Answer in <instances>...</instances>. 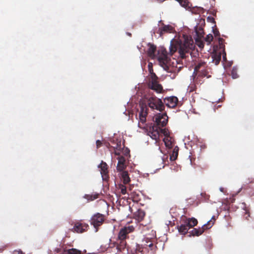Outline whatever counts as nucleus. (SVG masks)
<instances>
[{
    "label": "nucleus",
    "instance_id": "nucleus-5",
    "mask_svg": "<svg viewBox=\"0 0 254 254\" xmlns=\"http://www.w3.org/2000/svg\"><path fill=\"white\" fill-rule=\"evenodd\" d=\"M148 106L152 109H156L159 111H163L165 106L162 100L155 96L147 98Z\"/></svg>",
    "mask_w": 254,
    "mask_h": 254
},
{
    "label": "nucleus",
    "instance_id": "nucleus-22",
    "mask_svg": "<svg viewBox=\"0 0 254 254\" xmlns=\"http://www.w3.org/2000/svg\"><path fill=\"white\" fill-rule=\"evenodd\" d=\"M133 201L138 202L140 200V195L135 191H131L128 195Z\"/></svg>",
    "mask_w": 254,
    "mask_h": 254
},
{
    "label": "nucleus",
    "instance_id": "nucleus-28",
    "mask_svg": "<svg viewBox=\"0 0 254 254\" xmlns=\"http://www.w3.org/2000/svg\"><path fill=\"white\" fill-rule=\"evenodd\" d=\"M195 32L198 37H201L202 36V34L203 33V29L201 27L198 28L197 27H195Z\"/></svg>",
    "mask_w": 254,
    "mask_h": 254
},
{
    "label": "nucleus",
    "instance_id": "nucleus-13",
    "mask_svg": "<svg viewBox=\"0 0 254 254\" xmlns=\"http://www.w3.org/2000/svg\"><path fill=\"white\" fill-rule=\"evenodd\" d=\"M149 87L152 90L155 91L157 93H161L163 90V87L159 84L158 81L155 82H149Z\"/></svg>",
    "mask_w": 254,
    "mask_h": 254
},
{
    "label": "nucleus",
    "instance_id": "nucleus-39",
    "mask_svg": "<svg viewBox=\"0 0 254 254\" xmlns=\"http://www.w3.org/2000/svg\"><path fill=\"white\" fill-rule=\"evenodd\" d=\"M223 60L225 61L226 60V54L225 53V52L224 51V50H223Z\"/></svg>",
    "mask_w": 254,
    "mask_h": 254
},
{
    "label": "nucleus",
    "instance_id": "nucleus-27",
    "mask_svg": "<svg viewBox=\"0 0 254 254\" xmlns=\"http://www.w3.org/2000/svg\"><path fill=\"white\" fill-rule=\"evenodd\" d=\"M213 39V37L212 34H209L206 36L204 38V41L207 43V45H209Z\"/></svg>",
    "mask_w": 254,
    "mask_h": 254
},
{
    "label": "nucleus",
    "instance_id": "nucleus-23",
    "mask_svg": "<svg viewBox=\"0 0 254 254\" xmlns=\"http://www.w3.org/2000/svg\"><path fill=\"white\" fill-rule=\"evenodd\" d=\"M99 193H95L92 194H86L85 195V198L87 199L89 201L94 200L98 198H99Z\"/></svg>",
    "mask_w": 254,
    "mask_h": 254
},
{
    "label": "nucleus",
    "instance_id": "nucleus-32",
    "mask_svg": "<svg viewBox=\"0 0 254 254\" xmlns=\"http://www.w3.org/2000/svg\"><path fill=\"white\" fill-rule=\"evenodd\" d=\"M164 141L165 142V145L167 146V147H171V142L169 140H168V139H165L164 138Z\"/></svg>",
    "mask_w": 254,
    "mask_h": 254
},
{
    "label": "nucleus",
    "instance_id": "nucleus-2",
    "mask_svg": "<svg viewBox=\"0 0 254 254\" xmlns=\"http://www.w3.org/2000/svg\"><path fill=\"white\" fill-rule=\"evenodd\" d=\"M168 122V117L166 113L159 114L155 117L156 125L150 127L148 134L153 139L157 140L159 138L160 132H162L161 127H165Z\"/></svg>",
    "mask_w": 254,
    "mask_h": 254
},
{
    "label": "nucleus",
    "instance_id": "nucleus-17",
    "mask_svg": "<svg viewBox=\"0 0 254 254\" xmlns=\"http://www.w3.org/2000/svg\"><path fill=\"white\" fill-rule=\"evenodd\" d=\"M145 215V212L142 209H138L134 213V218L138 222L141 221Z\"/></svg>",
    "mask_w": 254,
    "mask_h": 254
},
{
    "label": "nucleus",
    "instance_id": "nucleus-16",
    "mask_svg": "<svg viewBox=\"0 0 254 254\" xmlns=\"http://www.w3.org/2000/svg\"><path fill=\"white\" fill-rule=\"evenodd\" d=\"M120 244L121 242L118 241V239L116 241H113L112 240H110V242L109 243V247L111 248H115L116 250L118 251V252H122L124 251L126 249H120Z\"/></svg>",
    "mask_w": 254,
    "mask_h": 254
},
{
    "label": "nucleus",
    "instance_id": "nucleus-31",
    "mask_svg": "<svg viewBox=\"0 0 254 254\" xmlns=\"http://www.w3.org/2000/svg\"><path fill=\"white\" fill-rule=\"evenodd\" d=\"M231 75L232 78L234 79H236L239 76L237 73V70L236 69L233 68L231 71Z\"/></svg>",
    "mask_w": 254,
    "mask_h": 254
},
{
    "label": "nucleus",
    "instance_id": "nucleus-7",
    "mask_svg": "<svg viewBox=\"0 0 254 254\" xmlns=\"http://www.w3.org/2000/svg\"><path fill=\"white\" fill-rule=\"evenodd\" d=\"M105 220V216L100 213H96L93 215L90 219L91 225H93L96 230L98 231L99 227L101 226Z\"/></svg>",
    "mask_w": 254,
    "mask_h": 254
},
{
    "label": "nucleus",
    "instance_id": "nucleus-12",
    "mask_svg": "<svg viewBox=\"0 0 254 254\" xmlns=\"http://www.w3.org/2000/svg\"><path fill=\"white\" fill-rule=\"evenodd\" d=\"M178 99L175 96H172L164 99V102L167 106L169 108H175L178 103Z\"/></svg>",
    "mask_w": 254,
    "mask_h": 254
},
{
    "label": "nucleus",
    "instance_id": "nucleus-26",
    "mask_svg": "<svg viewBox=\"0 0 254 254\" xmlns=\"http://www.w3.org/2000/svg\"><path fill=\"white\" fill-rule=\"evenodd\" d=\"M206 63L204 62H202L200 61L197 64H196L194 67V72L197 70H199L201 67H203V66H205Z\"/></svg>",
    "mask_w": 254,
    "mask_h": 254
},
{
    "label": "nucleus",
    "instance_id": "nucleus-8",
    "mask_svg": "<svg viewBox=\"0 0 254 254\" xmlns=\"http://www.w3.org/2000/svg\"><path fill=\"white\" fill-rule=\"evenodd\" d=\"M212 220H209L207 223L203 225L202 227L199 228L198 229L194 228L191 231V234L193 236H199L201 235L205 230L210 229L213 225Z\"/></svg>",
    "mask_w": 254,
    "mask_h": 254
},
{
    "label": "nucleus",
    "instance_id": "nucleus-42",
    "mask_svg": "<svg viewBox=\"0 0 254 254\" xmlns=\"http://www.w3.org/2000/svg\"><path fill=\"white\" fill-rule=\"evenodd\" d=\"M215 220H216L215 217L214 216H213L212 217L211 219L210 220H212V222H213V223L214 224Z\"/></svg>",
    "mask_w": 254,
    "mask_h": 254
},
{
    "label": "nucleus",
    "instance_id": "nucleus-3",
    "mask_svg": "<svg viewBox=\"0 0 254 254\" xmlns=\"http://www.w3.org/2000/svg\"><path fill=\"white\" fill-rule=\"evenodd\" d=\"M194 48L192 40H185L183 44L174 45L171 44L170 47V54L172 55L178 50V53L182 59L186 58Z\"/></svg>",
    "mask_w": 254,
    "mask_h": 254
},
{
    "label": "nucleus",
    "instance_id": "nucleus-37",
    "mask_svg": "<svg viewBox=\"0 0 254 254\" xmlns=\"http://www.w3.org/2000/svg\"><path fill=\"white\" fill-rule=\"evenodd\" d=\"M148 70H149V72L151 73L152 72H153L152 64L149 63L148 64Z\"/></svg>",
    "mask_w": 254,
    "mask_h": 254
},
{
    "label": "nucleus",
    "instance_id": "nucleus-9",
    "mask_svg": "<svg viewBox=\"0 0 254 254\" xmlns=\"http://www.w3.org/2000/svg\"><path fill=\"white\" fill-rule=\"evenodd\" d=\"M154 246L153 242L148 238L145 239L142 241L141 246L137 244L135 245V252L136 253L137 252H141L143 248H147V247L152 248Z\"/></svg>",
    "mask_w": 254,
    "mask_h": 254
},
{
    "label": "nucleus",
    "instance_id": "nucleus-41",
    "mask_svg": "<svg viewBox=\"0 0 254 254\" xmlns=\"http://www.w3.org/2000/svg\"><path fill=\"white\" fill-rule=\"evenodd\" d=\"M223 41H224V40L222 38H220L219 39V43L220 45H221L222 44Z\"/></svg>",
    "mask_w": 254,
    "mask_h": 254
},
{
    "label": "nucleus",
    "instance_id": "nucleus-20",
    "mask_svg": "<svg viewBox=\"0 0 254 254\" xmlns=\"http://www.w3.org/2000/svg\"><path fill=\"white\" fill-rule=\"evenodd\" d=\"M190 229L187 223H185L184 224H182L180 226H178V231L182 234H186L189 229Z\"/></svg>",
    "mask_w": 254,
    "mask_h": 254
},
{
    "label": "nucleus",
    "instance_id": "nucleus-11",
    "mask_svg": "<svg viewBox=\"0 0 254 254\" xmlns=\"http://www.w3.org/2000/svg\"><path fill=\"white\" fill-rule=\"evenodd\" d=\"M98 167L100 168L101 174L103 180L107 181L109 178L108 165L106 162L102 161Z\"/></svg>",
    "mask_w": 254,
    "mask_h": 254
},
{
    "label": "nucleus",
    "instance_id": "nucleus-38",
    "mask_svg": "<svg viewBox=\"0 0 254 254\" xmlns=\"http://www.w3.org/2000/svg\"><path fill=\"white\" fill-rule=\"evenodd\" d=\"M12 254H24L21 250H15Z\"/></svg>",
    "mask_w": 254,
    "mask_h": 254
},
{
    "label": "nucleus",
    "instance_id": "nucleus-40",
    "mask_svg": "<svg viewBox=\"0 0 254 254\" xmlns=\"http://www.w3.org/2000/svg\"><path fill=\"white\" fill-rule=\"evenodd\" d=\"M214 34L215 36H218L219 35V31L218 30H213Z\"/></svg>",
    "mask_w": 254,
    "mask_h": 254
},
{
    "label": "nucleus",
    "instance_id": "nucleus-21",
    "mask_svg": "<svg viewBox=\"0 0 254 254\" xmlns=\"http://www.w3.org/2000/svg\"><path fill=\"white\" fill-rule=\"evenodd\" d=\"M190 228H191L197 224V220L194 218H189L185 221Z\"/></svg>",
    "mask_w": 254,
    "mask_h": 254
},
{
    "label": "nucleus",
    "instance_id": "nucleus-14",
    "mask_svg": "<svg viewBox=\"0 0 254 254\" xmlns=\"http://www.w3.org/2000/svg\"><path fill=\"white\" fill-rule=\"evenodd\" d=\"M119 175L124 185H127L130 182V179L127 171H123L119 173Z\"/></svg>",
    "mask_w": 254,
    "mask_h": 254
},
{
    "label": "nucleus",
    "instance_id": "nucleus-43",
    "mask_svg": "<svg viewBox=\"0 0 254 254\" xmlns=\"http://www.w3.org/2000/svg\"><path fill=\"white\" fill-rule=\"evenodd\" d=\"M115 155H119V156L120 153V152H118V151H117V150H115Z\"/></svg>",
    "mask_w": 254,
    "mask_h": 254
},
{
    "label": "nucleus",
    "instance_id": "nucleus-19",
    "mask_svg": "<svg viewBox=\"0 0 254 254\" xmlns=\"http://www.w3.org/2000/svg\"><path fill=\"white\" fill-rule=\"evenodd\" d=\"M221 52H215L212 55V62L215 65H218L221 59Z\"/></svg>",
    "mask_w": 254,
    "mask_h": 254
},
{
    "label": "nucleus",
    "instance_id": "nucleus-10",
    "mask_svg": "<svg viewBox=\"0 0 254 254\" xmlns=\"http://www.w3.org/2000/svg\"><path fill=\"white\" fill-rule=\"evenodd\" d=\"M89 228V225L85 223L77 222L75 223L72 231L78 233L86 232Z\"/></svg>",
    "mask_w": 254,
    "mask_h": 254
},
{
    "label": "nucleus",
    "instance_id": "nucleus-4",
    "mask_svg": "<svg viewBox=\"0 0 254 254\" xmlns=\"http://www.w3.org/2000/svg\"><path fill=\"white\" fill-rule=\"evenodd\" d=\"M134 230V228L132 225L125 226L122 228L118 234V241L121 242L120 249H126L128 250V248L127 246L126 239L127 238V235L132 232Z\"/></svg>",
    "mask_w": 254,
    "mask_h": 254
},
{
    "label": "nucleus",
    "instance_id": "nucleus-34",
    "mask_svg": "<svg viewBox=\"0 0 254 254\" xmlns=\"http://www.w3.org/2000/svg\"><path fill=\"white\" fill-rule=\"evenodd\" d=\"M207 68H208V67H207V64H206L205 66H203V67H201L199 70H197L195 72L199 73L201 72V71L205 70Z\"/></svg>",
    "mask_w": 254,
    "mask_h": 254
},
{
    "label": "nucleus",
    "instance_id": "nucleus-15",
    "mask_svg": "<svg viewBox=\"0 0 254 254\" xmlns=\"http://www.w3.org/2000/svg\"><path fill=\"white\" fill-rule=\"evenodd\" d=\"M118 163L117 166V169L119 172L124 171L126 166L125 165L126 159L123 156H119L118 158Z\"/></svg>",
    "mask_w": 254,
    "mask_h": 254
},
{
    "label": "nucleus",
    "instance_id": "nucleus-6",
    "mask_svg": "<svg viewBox=\"0 0 254 254\" xmlns=\"http://www.w3.org/2000/svg\"><path fill=\"white\" fill-rule=\"evenodd\" d=\"M140 111H138L139 122L138 126L140 128L145 127L146 117L148 115V108L145 104L140 103Z\"/></svg>",
    "mask_w": 254,
    "mask_h": 254
},
{
    "label": "nucleus",
    "instance_id": "nucleus-36",
    "mask_svg": "<svg viewBox=\"0 0 254 254\" xmlns=\"http://www.w3.org/2000/svg\"><path fill=\"white\" fill-rule=\"evenodd\" d=\"M133 187V185H129V187L127 188V194L129 195L131 191H132V188Z\"/></svg>",
    "mask_w": 254,
    "mask_h": 254
},
{
    "label": "nucleus",
    "instance_id": "nucleus-45",
    "mask_svg": "<svg viewBox=\"0 0 254 254\" xmlns=\"http://www.w3.org/2000/svg\"><path fill=\"white\" fill-rule=\"evenodd\" d=\"M106 146H107V147H108V148H109L110 145V144H109V143H107V144H106Z\"/></svg>",
    "mask_w": 254,
    "mask_h": 254
},
{
    "label": "nucleus",
    "instance_id": "nucleus-30",
    "mask_svg": "<svg viewBox=\"0 0 254 254\" xmlns=\"http://www.w3.org/2000/svg\"><path fill=\"white\" fill-rule=\"evenodd\" d=\"M117 143L116 144V146H114L113 148L115 150H117L118 151H120L122 149L121 146V141H118L117 140Z\"/></svg>",
    "mask_w": 254,
    "mask_h": 254
},
{
    "label": "nucleus",
    "instance_id": "nucleus-25",
    "mask_svg": "<svg viewBox=\"0 0 254 254\" xmlns=\"http://www.w3.org/2000/svg\"><path fill=\"white\" fill-rule=\"evenodd\" d=\"M210 68H208L205 70H203L202 71H201V72L199 73V76H201L202 77H206L207 78H209L211 77V75L209 74V72L208 71V69Z\"/></svg>",
    "mask_w": 254,
    "mask_h": 254
},
{
    "label": "nucleus",
    "instance_id": "nucleus-35",
    "mask_svg": "<svg viewBox=\"0 0 254 254\" xmlns=\"http://www.w3.org/2000/svg\"><path fill=\"white\" fill-rule=\"evenodd\" d=\"M96 147H97V148H99V147H100L102 145V142L99 140H97L96 141Z\"/></svg>",
    "mask_w": 254,
    "mask_h": 254
},
{
    "label": "nucleus",
    "instance_id": "nucleus-44",
    "mask_svg": "<svg viewBox=\"0 0 254 254\" xmlns=\"http://www.w3.org/2000/svg\"><path fill=\"white\" fill-rule=\"evenodd\" d=\"M201 21L202 22L203 24H205V21H204V19H201V20H200V22H201Z\"/></svg>",
    "mask_w": 254,
    "mask_h": 254
},
{
    "label": "nucleus",
    "instance_id": "nucleus-46",
    "mask_svg": "<svg viewBox=\"0 0 254 254\" xmlns=\"http://www.w3.org/2000/svg\"><path fill=\"white\" fill-rule=\"evenodd\" d=\"M199 47H203V44L202 43H201L200 45H199Z\"/></svg>",
    "mask_w": 254,
    "mask_h": 254
},
{
    "label": "nucleus",
    "instance_id": "nucleus-18",
    "mask_svg": "<svg viewBox=\"0 0 254 254\" xmlns=\"http://www.w3.org/2000/svg\"><path fill=\"white\" fill-rule=\"evenodd\" d=\"M163 25H164L163 24ZM173 30V27L170 25H163L162 27L159 28L158 29V33L160 36H162L164 33L169 32L171 33Z\"/></svg>",
    "mask_w": 254,
    "mask_h": 254
},
{
    "label": "nucleus",
    "instance_id": "nucleus-29",
    "mask_svg": "<svg viewBox=\"0 0 254 254\" xmlns=\"http://www.w3.org/2000/svg\"><path fill=\"white\" fill-rule=\"evenodd\" d=\"M151 74V81L150 82L158 81V78L155 73L152 72Z\"/></svg>",
    "mask_w": 254,
    "mask_h": 254
},
{
    "label": "nucleus",
    "instance_id": "nucleus-1",
    "mask_svg": "<svg viewBox=\"0 0 254 254\" xmlns=\"http://www.w3.org/2000/svg\"><path fill=\"white\" fill-rule=\"evenodd\" d=\"M156 47L149 44L147 50V54L152 59L157 58L160 65L166 70L169 69V64L170 59L168 57L167 52L165 49H161L158 51L157 56L155 55Z\"/></svg>",
    "mask_w": 254,
    "mask_h": 254
},
{
    "label": "nucleus",
    "instance_id": "nucleus-33",
    "mask_svg": "<svg viewBox=\"0 0 254 254\" xmlns=\"http://www.w3.org/2000/svg\"><path fill=\"white\" fill-rule=\"evenodd\" d=\"M195 88H196V86L194 84H190L189 87L190 92L194 91L195 90Z\"/></svg>",
    "mask_w": 254,
    "mask_h": 254
},
{
    "label": "nucleus",
    "instance_id": "nucleus-24",
    "mask_svg": "<svg viewBox=\"0 0 254 254\" xmlns=\"http://www.w3.org/2000/svg\"><path fill=\"white\" fill-rule=\"evenodd\" d=\"M119 189L121 191V193L122 194H126V193H127V187L125 186L124 184H120L119 185Z\"/></svg>",
    "mask_w": 254,
    "mask_h": 254
}]
</instances>
